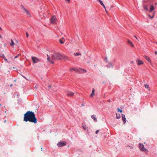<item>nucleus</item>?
<instances>
[{
  "label": "nucleus",
  "instance_id": "20e7f679",
  "mask_svg": "<svg viewBox=\"0 0 157 157\" xmlns=\"http://www.w3.org/2000/svg\"><path fill=\"white\" fill-rule=\"evenodd\" d=\"M57 20V19L55 16H53L50 19V22L52 24H55L56 23Z\"/></svg>",
  "mask_w": 157,
  "mask_h": 157
},
{
  "label": "nucleus",
  "instance_id": "864d4df0",
  "mask_svg": "<svg viewBox=\"0 0 157 157\" xmlns=\"http://www.w3.org/2000/svg\"><path fill=\"white\" fill-rule=\"evenodd\" d=\"M156 43L157 44V42H156Z\"/></svg>",
  "mask_w": 157,
  "mask_h": 157
},
{
  "label": "nucleus",
  "instance_id": "dca6fc26",
  "mask_svg": "<svg viewBox=\"0 0 157 157\" xmlns=\"http://www.w3.org/2000/svg\"><path fill=\"white\" fill-rule=\"evenodd\" d=\"M62 59H64L65 60H67L68 59V57L66 56L62 55Z\"/></svg>",
  "mask_w": 157,
  "mask_h": 157
},
{
  "label": "nucleus",
  "instance_id": "6e6552de",
  "mask_svg": "<svg viewBox=\"0 0 157 157\" xmlns=\"http://www.w3.org/2000/svg\"><path fill=\"white\" fill-rule=\"evenodd\" d=\"M72 71H74L76 72H77L78 71V68L76 67H73L70 68V72Z\"/></svg>",
  "mask_w": 157,
  "mask_h": 157
},
{
  "label": "nucleus",
  "instance_id": "58836bf2",
  "mask_svg": "<svg viewBox=\"0 0 157 157\" xmlns=\"http://www.w3.org/2000/svg\"><path fill=\"white\" fill-rule=\"evenodd\" d=\"M134 62V61H131V62H130V63H133Z\"/></svg>",
  "mask_w": 157,
  "mask_h": 157
},
{
  "label": "nucleus",
  "instance_id": "39448f33",
  "mask_svg": "<svg viewBox=\"0 0 157 157\" xmlns=\"http://www.w3.org/2000/svg\"><path fill=\"white\" fill-rule=\"evenodd\" d=\"M66 143L65 141H61L58 143L57 145L59 147H62L66 145Z\"/></svg>",
  "mask_w": 157,
  "mask_h": 157
},
{
  "label": "nucleus",
  "instance_id": "7c9ffc66",
  "mask_svg": "<svg viewBox=\"0 0 157 157\" xmlns=\"http://www.w3.org/2000/svg\"><path fill=\"white\" fill-rule=\"evenodd\" d=\"M149 17L151 19L152 18L154 17V16H151L150 15H149Z\"/></svg>",
  "mask_w": 157,
  "mask_h": 157
},
{
  "label": "nucleus",
  "instance_id": "f257e3e1",
  "mask_svg": "<svg viewBox=\"0 0 157 157\" xmlns=\"http://www.w3.org/2000/svg\"><path fill=\"white\" fill-rule=\"evenodd\" d=\"M23 121L26 122L29 121L36 124L37 122V119L34 113L32 111H28L24 114Z\"/></svg>",
  "mask_w": 157,
  "mask_h": 157
},
{
  "label": "nucleus",
  "instance_id": "a19ab883",
  "mask_svg": "<svg viewBox=\"0 0 157 157\" xmlns=\"http://www.w3.org/2000/svg\"><path fill=\"white\" fill-rule=\"evenodd\" d=\"M155 54H157V51H155Z\"/></svg>",
  "mask_w": 157,
  "mask_h": 157
},
{
  "label": "nucleus",
  "instance_id": "ea45409f",
  "mask_svg": "<svg viewBox=\"0 0 157 157\" xmlns=\"http://www.w3.org/2000/svg\"><path fill=\"white\" fill-rule=\"evenodd\" d=\"M134 36L135 37V38L136 39H137V37L136 36Z\"/></svg>",
  "mask_w": 157,
  "mask_h": 157
},
{
  "label": "nucleus",
  "instance_id": "b1692460",
  "mask_svg": "<svg viewBox=\"0 0 157 157\" xmlns=\"http://www.w3.org/2000/svg\"><path fill=\"white\" fill-rule=\"evenodd\" d=\"M145 87L146 88L148 89L149 91H150V89L149 87V85H148L145 84Z\"/></svg>",
  "mask_w": 157,
  "mask_h": 157
},
{
  "label": "nucleus",
  "instance_id": "4be33fe9",
  "mask_svg": "<svg viewBox=\"0 0 157 157\" xmlns=\"http://www.w3.org/2000/svg\"><path fill=\"white\" fill-rule=\"evenodd\" d=\"M74 55L75 56H81V54L80 53H74Z\"/></svg>",
  "mask_w": 157,
  "mask_h": 157
},
{
  "label": "nucleus",
  "instance_id": "09e8293b",
  "mask_svg": "<svg viewBox=\"0 0 157 157\" xmlns=\"http://www.w3.org/2000/svg\"><path fill=\"white\" fill-rule=\"evenodd\" d=\"M82 105L83 106V104H82Z\"/></svg>",
  "mask_w": 157,
  "mask_h": 157
},
{
  "label": "nucleus",
  "instance_id": "4468645a",
  "mask_svg": "<svg viewBox=\"0 0 157 157\" xmlns=\"http://www.w3.org/2000/svg\"><path fill=\"white\" fill-rule=\"evenodd\" d=\"M91 117L94 120V121H97V119L94 115H91Z\"/></svg>",
  "mask_w": 157,
  "mask_h": 157
},
{
  "label": "nucleus",
  "instance_id": "49530a36",
  "mask_svg": "<svg viewBox=\"0 0 157 157\" xmlns=\"http://www.w3.org/2000/svg\"><path fill=\"white\" fill-rule=\"evenodd\" d=\"M24 78H25V79H27L26 78V77L25 76H24Z\"/></svg>",
  "mask_w": 157,
  "mask_h": 157
},
{
  "label": "nucleus",
  "instance_id": "f3484780",
  "mask_svg": "<svg viewBox=\"0 0 157 157\" xmlns=\"http://www.w3.org/2000/svg\"><path fill=\"white\" fill-rule=\"evenodd\" d=\"M95 90L94 88H93L92 89V91L91 94L90 95V96L91 97H93L94 95V93Z\"/></svg>",
  "mask_w": 157,
  "mask_h": 157
},
{
  "label": "nucleus",
  "instance_id": "393cba45",
  "mask_svg": "<svg viewBox=\"0 0 157 157\" xmlns=\"http://www.w3.org/2000/svg\"><path fill=\"white\" fill-rule=\"evenodd\" d=\"M116 118L117 119H118L120 118L121 116H120V114L116 113Z\"/></svg>",
  "mask_w": 157,
  "mask_h": 157
},
{
  "label": "nucleus",
  "instance_id": "a18cd8bd",
  "mask_svg": "<svg viewBox=\"0 0 157 157\" xmlns=\"http://www.w3.org/2000/svg\"><path fill=\"white\" fill-rule=\"evenodd\" d=\"M24 78H25V79H27L26 78V77L25 76H24Z\"/></svg>",
  "mask_w": 157,
  "mask_h": 157
},
{
  "label": "nucleus",
  "instance_id": "c9c22d12",
  "mask_svg": "<svg viewBox=\"0 0 157 157\" xmlns=\"http://www.w3.org/2000/svg\"><path fill=\"white\" fill-rule=\"evenodd\" d=\"M66 1H67L68 3H69L70 2V0H65Z\"/></svg>",
  "mask_w": 157,
  "mask_h": 157
},
{
  "label": "nucleus",
  "instance_id": "4c0bfd02",
  "mask_svg": "<svg viewBox=\"0 0 157 157\" xmlns=\"http://www.w3.org/2000/svg\"><path fill=\"white\" fill-rule=\"evenodd\" d=\"M50 62L52 63H54V62H53L52 61H50Z\"/></svg>",
  "mask_w": 157,
  "mask_h": 157
},
{
  "label": "nucleus",
  "instance_id": "c03bdc74",
  "mask_svg": "<svg viewBox=\"0 0 157 157\" xmlns=\"http://www.w3.org/2000/svg\"><path fill=\"white\" fill-rule=\"evenodd\" d=\"M0 38H2V36H1V35H0Z\"/></svg>",
  "mask_w": 157,
  "mask_h": 157
},
{
  "label": "nucleus",
  "instance_id": "de8ad7c7",
  "mask_svg": "<svg viewBox=\"0 0 157 157\" xmlns=\"http://www.w3.org/2000/svg\"><path fill=\"white\" fill-rule=\"evenodd\" d=\"M49 87L50 88L51 87V86H49Z\"/></svg>",
  "mask_w": 157,
  "mask_h": 157
},
{
  "label": "nucleus",
  "instance_id": "6ab92c4d",
  "mask_svg": "<svg viewBox=\"0 0 157 157\" xmlns=\"http://www.w3.org/2000/svg\"><path fill=\"white\" fill-rule=\"evenodd\" d=\"M10 45L11 46H14V43L12 39L11 40V42L10 43Z\"/></svg>",
  "mask_w": 157,
  "mask_h": 157
},
{
  "label": "nucleus",
  "instance_id": "2eb2a0df",
  "mask_svg": "<svg viewBox=\"0 0 157 157\" xmlns=\"http://www.w3.org/2000/svg\"><path fill=\"white\" fill-rule=\"evenodd\" d=\"M98 1H99L100 2V4L104 7V8H105V6L103 4V2L102 1H101V0H98Z\"/></svg>",
  "mask_w": 157,
  "mask_h": 157
},
{
  "label": "nucleus",
  "instance_id": "a878e982",
  "mask_svg": "<svg viewBox=\"0 0 157 157\" xmlns=\"http://www.w3.org/2000/svg\"><path fill=\"white\" fill-rule=\"evenodd\" d=\"M59 42H60V43L61 44H63L65 41V40H62L61 39H59Z\"/></svg>",
  "mask_w": 157,
  "mask_h": 157
},
{
  "label": "nucleus",
  "instance_id": "72a5a7b5",
  "mask_svg": "<svg viewBox=\"0 0 157 157\" xmlns=\"http://www.w3.org/2000/svg\"><path fill=\"white\" fill-rule=\"evenodd\" d=\"M47 55L48 56L47 59L49 61L50 60V58L49 57L48 55Z\"/></svg>",
  "mask_w": 157,
  "mask_h": 157
},
{
  "label": "nucleus",
  "instance_id": "9d476101",
  "mask_svg": "<svg viewBox=\"0 0 157 157\" xmlns=\"http://www.w3.org/2000/svg\"><path fill=\"white\" fill-rule=\"evenodd\" d=\"M137 62H138V65H140L143 64V61L140 60L139 59H137L136 60Z\"/></svg>",
  "mask_w": 157,
  "mask_h": 157
},
{
  "label": "nucleus",
  "instance_id": "f704fd0d",
  "mask_svg": "<svg viewBox=\"0 0 157 157\" xmlns=\"http://www.w3.org/2000/svg\"><path fill=\"white\" fill-rule=\"evenodd\" d=\"M155 11H154L153 12V16H154V15L155 14Z\"/></svg>",
  "mask_w": 157,
  "mask_h": 157
},
{
  "label": "nucleus",
  "instance_id": "603ef678",
  "mask_svg": "<svg viewBox=\"0 0 157 157\" xmlns=\"http://www.w3.org/2000/svg\"><path fill=\"white\" fill-rule=\"evenodd\" d=\"M41 150L42 149V147L41 148Z\"/></svg>",
  "mask_w": 157,
  "mask_h": 157
},
{
  "label": "nucleus",
  "instance_id": "37998d69",
  "mask_svg": "<svg viewBox=\"0 0 157 157\" xmlns=\"http://www.w3.org/2000/svg\"><path fill=\"white\" fill-rule=\"evenodd\" d=\"M13 86V84H11V85H10V86L11 87V86Z\"/></svg>",
  "mask_w": 157,
  "mask_h": 157
},
{
  "label": "nucleus",
  "instance_id": "f03ea898",
  "mask_svg": "<svg viewBox=\"0 0 157 157\" xmlns=\"http://www.w3.org/2000/svg\"><path fill=\"white\" fill-rule=\"evenodd\" d=\"M62 55L58 53H54L52 55V60H59L62 59Z\"/></svg>",
  "mask_w": 157,
  "mask_h": 157
},
{
  "label": "nucleus",
  "instance_id": "8fccbe9b",
  "mask_svg": "<svg viewBox=\"0 0 157 157\" xmlns=\"http://www.w3.org/2000/svg\"><path fill=\"white\" fill-rule=\"evenodd\" d=\"M109 101H110V100H109Z\"/></svg>",
  "mask_w": 157,
  "mask_h": 157
},
{
  "label": "nucleus",
  "instance_id": "3c124183",
  "mask_svg": "<svg viewBox=\"0 0 157 157\" xmlns=\"http://www.w3.org/2000/svg\"><path fill=\"white\" fill-rule=\"evenodd\" d=\"M145 144V142H144V144Z\"/></svg>",
  "mask_w": 157,
  "mask_h": 157
},
{
  "label": "nucleus",
  "instance_id": "ddd939ff",
  "mask_svg": "<svg viewBox=\"0 0 157 157\" xmlns=\"http://www.w3.org/2000/svg\"><path fill=\"white\" fill-rule=\"evenodd\" d=\"M121 117L123 121H124V123H125L126 122V118L125 117V116L124 114H122Z\"/></svg>",
  "mask_w": 157,
  "mask_h": 157
},
{
  "label": "nucleus",
  "instance_id": "5701e85b",
  "mask_svg": "<svg viewBox=\"0 0 157 157\" xmlns=\"http://www.w3.org/2000/svg\"><path fill=\"white\" fill-rule=\"evenodd\" d=\"M82 127L84 129L86 130V126L85 124H82Z\"/></svg>",
  "mask_w": 157,
  "mask_h": 157
},
{
  "label": "nucleus",
  "instance_id": "c85d7f7f",
  "mask_svg": "<svg viewBox=\"0 0 157 157\" xmlns=\"http://www.w3.org/2000/svg\"><path fill=\"white\" fill-rule=\"evenodd\" d=\"M118 112L122 113V110L120 109L119 108L117 109Z\"/></svg>",
  "mask_w": 157,
  "mask_h": 157
},
{
  "label": "nucleus",
  "instance_id": "2f4dec72",
  "mask_svg": "<svg viewBox=\"0 0 157 157\" xmlns=\"http://www.w3.org/2000/svg\"><path fill=\"white\" fill-rule=\"evenodd\" d=\"M26 36L27 37H28L29 36V34H28V33L26 32Z\"/></svg>",
  "mask_w": 157,
  "mask_h": 157
},
{
  "label": "nucleus",
  "instance_id": "cd10ccee",
  "mask_svg": "<svg viewBox=\"0 0 157 157\" xmlns=\"http://www.w3.org/2000/svg\"><path fill=\"white\" fill-rule=\"evenodd\" d=\"M81 71L83 73H85L86 72V71L85 69H81Z\"/></svg>",
  "mask_w": 157,
  "mask_h": 157
},
{
  "label": "nucleus",
  "instance_id": "9b49d317",
  "mask_svg": "<svg viewBox=\"0 0 157 157\" xmlns=\"http://www.w3.org/2000/svg\"><path fill=\"white\" fill-rule=\"evenodd\" d=\"M113 64L111 63H109L107 65L106 67L107 68H110L113 67Z\"/></svg>",
  "mask_w": 157,
  "mask_h": 157
},
{
  "label": "nucleus",
  "instance_id": "e433bc0d",
  "mask_svg": "<svg viewBox=\"0 0 157 157\" xmlns=\"http://www.w3.org/2000/svg\"><path fill=\"white\" fill-rule=\"evenodd\" d=\"M105 12H106V13H107V10H106V8L105 7Z\"/></svg>",
  "mask_w": 157,
  "mask_h": 157
},
{
  "label": "nucleus",
  "instance_id": "0eeeda50",
  "mask_svg": "<svg viewBox=\"0 0 157 157\" xmlns=\"http://www.w3.org/2000/svg\"><path fill=\"white\" fill-rule=\"evenodd\" d=\"M74 95V93L70 91H67L66 92V95L68 96L71 97Z\"/></svg>",
  "mask_w": 157,
  "mask_h": 157
},
{
  "label": "nucleus",
  "instance_id": "412c9836",
  "mask_svg": "<svg viewBox=\"0 0 157 157\" xmlns=\"http://www.w3.org/2000/svg\"><path fill=\"white\" fill-rule=\"evenodd\" d=\"M143 7L144 9V10L146 11L148 10V9L147 8V6H146L143 5Z\"/></svg>",
  "mask_w": 157,
  "mask_h": 157
},
{
  "label": "nucleus",
  "instance_id": "1a4fd4ad",
  "mask_svg": "<svg viewBox=\"0 0 157 157\" xmlns=\"http://www.w3.org/2000/svg\"><path fill=\"white\" fill-rule=\"evenodd\" d=\"M154 9V7L153 5L151 4L150 5V9L149 10V12H151Z\"/></svg>",
  "mask_w": 157,
  "mask_h": 157
},
{
  "label": "nucleus",
  "instance_id": "423d86ee",
  "mask_svg": "<svg viewBox=\"0 0 157 157\" xmlns=\"http://www.w3.org/2000/svg\"><path fill=\"white\" fill-rule=\"evenodd\" d=\"M32 61L34 63H36L40 61L39 59L38 58L33 56L32 57Z\"/></svg>",
  "mask_w": 157,
  "mask_h": 157
},
{
  "label": "nucleus",
  "instance_id": "f8f14e48",
  "mask_svg": "<svg viewBox=\"0 0 157 157\" xmlns=\"http://www.w3.org/2000/svg\"><path fill=\"white\" fill-rule=\"evenodd\" d=\"M144 58L145 59H146L148 62H151V60H150V58L148 57L147 56H144Z\"/></svg>",
  "mask_w": 157,
  "mask_h": 157
},
{
  "label": "nucleus",
  "instance_id": "bb28decb",
  "mask_svg": "<svg viewBox=\"0 0 157 157\" xmlns=\"http://www.w3.org/2000/svg\"><path fill=\"white\" fill-rule=\"evenodd\" d=\"M2 57L6 61H7V59H6V57H5V56H4V55H2Z\"/></svg>",
  "mask_w": 157,
  "mask_h": 157
},
{
  "label": "nucleus",
  "instance_id": "aec40b11",
  "mask_svg": "<svg viewBox=\"0 0 157 157\" xmlns=\"http://www.w3.org/2000/svg\"><path fill=\"white\" fill-rule=\"evenodd\" d=\"M24 10H25V12L26 13L27 15H30V13L28 12V10H26L25 8H24Z\"/></svg>",
  "mask_w": 157,
  "mask_h": 157
},
{
  "label": "nucleus",
  "instance_id": "7ed1b4c3",
  "mask_svg": "<svg viewBox=\"0 0 157 157\" xmlns=\"http://www.w3.org/2000/svg\"><path fill=\"white\" fill-rule=\"evenodd\" d=\"M139 148L142 151L146 153H147L148 152V150L145 148L143 144H139Z\"/></svg>",
  "mask_w": 157,
  "mask_h": 157
},
{
  "label": "nucleus",
  "instance_id": "473e14b6",
  "mask_svg": "<svg viewBox=\"0 0 157 157\" xmlns=\"http://www.w3.org/2000/svg\"><path fill=\"white\" fill-rule=\"evenodd\" d=\"M99 132V130H97V131H96L95 132V133L96 134H97Z\"/></svg>",
  "mask_w": 157,
  "mask_h": 157
},
{
  "label": "nucleus",
  "instance_id": "79ce46f5",
  "mask_svg": "<svg viewBox=\"0 0 157 157\" xmlns=\"http://www.w3.org/2000/svg\"><path fill=\"white\" fill-rule=\"evenodd\" d=\"M62 39H63V40H65L64 39V37H63V38H62Z\"/></svg>",
  "mask_w": 157,
  "mask_h": 157
},
{
  "label": "nucleus",
  "instance_id": "a211bd4d",
  "mask_svg": "<svg viewBox=\"0 0 157 157\" xmlns=\"http://www.w3.org/2000/svg\"><path fill=\"white\" fill-rule=\"evenodd\" d=\"M128 42L131 45L132 47H134V44H132V43L129 40H128Z\"/></svg>",
  "mask_w": 157,
  "mask_h": 157
},
{
  "label": "nucleus",
  "instance_id": "c756f323",
  "mask_svg": "<svg viewBox=\"0 0 157 157\" xmlns=\"http://www.w3.org/2000/svg\"><path fill=\"white\" fill-rule=\"evenodd\" d=\"M21 54H18V55H17L16 56H15L14 57V59H16V58H17L18 57V56L21 55Z\"/></svg>",
  "mask_w": 157,
  "mask_h": 157
}]
</instances>
